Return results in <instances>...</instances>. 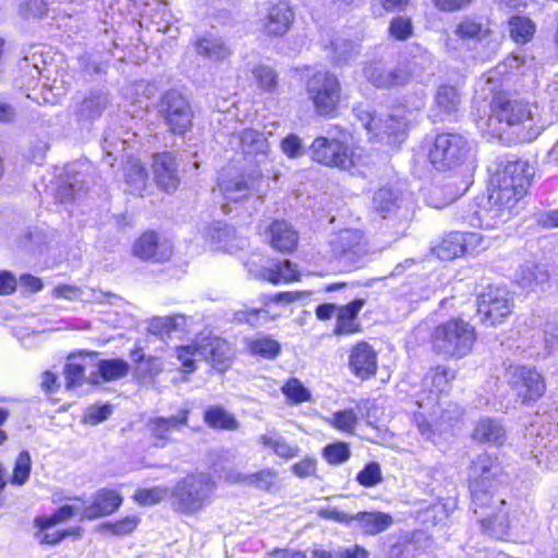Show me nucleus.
I'll use <instances>...</instances> for the list:
<instances>
[{"instance_id": "1", "label": "nucleus", "mask_w": 558, "mask_h": 558, "mask_svg": "<svg viewBox=\"0 0 558 558\" xmlns=\"http://www.w3.org/2000/svg\"><path fill=\"white\" fill-rule=\"evenodd\" d=\"M531 175L530 166L523 160L509 161L496 173L487 214L497 221L486 222V227H494L498 221L510 218L512 209L526 193Z\"/></svg>"}, {"instance_id": "2", "label": "nucleus", "mask_w": 558, "mask_h": 558, "mask_svg": "<svg viewBox=\"0 0 558 558\" xmlns=\"http://www.w3.org/2000/svg\"><path fill=\"white\" fill-rule=\"evenodd\" d=\"M475 341V328L462 318H450L437 325L430 335L433 351L450 359L466 356Z\"/></svg>"}, {"instance_id": "3", "label": "nucleus", "mask_w": 558, "mask_h": 558, "mask_svg": "<svg viewBox=\"0 0 558 558\" xmlns=\"http://www.w3.org/2000/svg\"><path fill=\"white\" fill-rule=\"evenodd\" d=\"M177 357L182 363L184 373L196 369V363L208 361L213 367L223 372L230 359L229 344L216 336L197 337L192 343L177 349Z\"/></svg>"}, {"instance_id": "4", "label": "nucleus", "mask_w": 558, "mask_h": 558, "mask_svg": "<svg viewBox=\"0 0 558 558\" xmlns=\"http://www.w3.org/2000/svg\"><path fill=\"white\" fill-rule=\"evenodd\" d=\"M492 109L499 121L522 128L519 133L521 141L531 142L537 138L544 129L537 124V107L529 102L497 95L493 99Z\"/></svg>"}, {"instance_id": "5", "label": "nucleus", "mask_w": 558, "mask_h": 558, "mask_svg": "<svg viewBox=\"0 0 558 558\" xmlns=\"http://www.w3.org/2000/svg\"><path fill=\"white\" fill-rule=\"evenodd\" d=\"M214 490L215 483L208 474H189L173 486L172 507L181 513H197L210 502Z\"/></svg>"}, {"instance_id": "6", "label": "nucleus", "mask_w": 558, "mask_h": 558, "mask_svg": "<svg viewBox=\"0 0 558 558\" xmlns=\"http://www.w3.org/2000/svg\"><path fill=\"white\" fill-rule=\"evenodd\" d=\"M306 93L319 116L333 113L341 98V85L338 77L328 71H317L306 81Z\"/></svg>"}, {"instance_id": "7", "label": "nucleus", "mask_w": 558, "mask_h": 558, "mask_svg": "<svg viewBox=\"0 0 558 558\" xmlns=\"http://www.w3.org/2000/svg\"><path fill=\"white\" fill-rule=\"evenodd\" d=\"M454 35L465 41L476 43V58L486 61L495 57L500 48V36L494 32L488 23L475 16H464L456 25Z\"/></svg>"}, {"instance_id": "8", "label": "nucleus", "mask_w": 558, "mask_h": 558, "mask_svg": "<svg viewBox=\"0 0 558 558\" xmlns=\"http://www.w3.org/2000/svg\"><path fill=\"white\" fill-rule=\"evenodd\" d=\"M513 311V299L505 286L489 284L477 295V315L482 324L495 326Z\"/></svg>"}, {"instance_id": "9", "label": "nucleus", "mask_w": 558, "mask_h": 558, "mask_svg": "<svg viewBox=\"0 0 558 558\" xmlns=\"http://www.w3.org/2000/svg\"><path fill=\"white\" fill-rule=\"evenodd\" d=\"M469 142L457 133L438 134L428 151V160L438 170L462 163L470 153Z\"/></svg>"}, {"instance_id": "10", "label": "nucleus", "mask_w": 558, "mask_h": 558, "mask_svg": "<svg viewBox=\"0 0 558 558\" xmlns=\"http://www.w3.org/2000/svg\"><path fill=\"white\" fill-rule=\"evenodd\" d=\"M372 209L383 219H393L405 228L412 219L413 210L410 197L400 189L381 187L372 198Z\"/></svg>"}, {"instance_id": "11", "label": "nucleus", "mask_w": 558, "mask_h": 558, "mask_svg": "<svg viewBox=\"0 0 558 558\" xmlns=\"http://www.w3.org/2000/svg\"><path fill=\"white\" fill-rule=\"evenodd\" d=\"M219 191L227 203L222 204L225 213L230 211L228 203H239L251 196L262 197L266 193L264 178L258 171L221 177L218 183Z\"/></svg>"}, {"instance_id": "12", "label": "nucleus", "mask_w": 558, "mask_h": 558, "mask_svg": "<svg viewBox=\"0 0 558 558\" xmlns=\"http://www.w3.org/2000/svg\"><path fill=\"white\" fill-rule=\"evenodd\" d=\"M424 107V93L409 95L402 105L393 107L386 118L387 142L390 144L402 142L408 126L415 122L417 114Z\"/></svg>"}, {"instance_id": "13", "label": "nucleus", "mask_w": 558, "mask_h": 558, "mask_svg": "<svg viewBox=\"0 0 558 558\" xmlns=\"http://www.w3.org/2000/svg\"><path fill=\"white\" fill-rule=\"evenodd\" d=\"M159 113L173 134L184 135L192 128L194 113L191 105L177 90H170L162 95Z\"/></svg>"}, {"instance_id": "14", "label": "nucleus", "mask_w": 558, "mask_h": 558, "mask_svg": "<svg viewBox=\"0 0 558 558\" xmlns=\"http://www.w3.org/2000/svg\"><path fill=\"white\" fill-rule=\"evenodd\" d=\"M311 154L313 160L328 167L349 170L355 166V154L339 140L317 137L311 146Z\"/></svg>"}, {"instance_id": "15", "label": "nucleus", "mask_w": 558, "mask_h": 558, "mask_svg": "<svg viewBox=\"0 0 558 558\" xmlns=\"http://www.w3.org/2000/svg\"><path fill=\"white\" fill-rule=\"evenodd\" d=\"M509 384L522 403L535 402L546 390L544 377L535 368L521 365L510 367Z\"/></svg>"}, {"instance_id": "16", "label": "nucleus", "mask_w": 558, "mask_h": 558, "mask_svg": "<svg viewBox=\"0 0 558 558\" xmlns=\"http://www.w3.org/2000/svg\"><path fill=\"white\" fill-rule=\"evenodd\" d=\"M189 417L190 410L187 409H181L175 415L169 417L151 416L146 421L144 429L154 447L165 448L172 441L173 433L187 426Z\"/></svg>"}, {"instance_id": "17", "label": "nucleus", "mask_w": 558, "mask_h": 558, "mask_svg": "<svg viewBox=\"0 0 558 558\" xmlns=\"http://www.w3.org/2000/svg\"><path fill=\"white\" fill-rule=\"evenodd\" d=\"M456 374L452 369L445 366H436L432 368L424 377L422 386V393H427L426 397H420L416 401L418 408H428L440 405L439 398L441 395L450 390L451 381L454 379Z\"/></svg>"}, {"instance_id": "18", "label": "nucleus", "mask_w": 558, "mask_h": 558, "mask_svg": "<svg viewBox=\"0 0 558 558\" xmlns=\"http://www.w3.org/2000/svg\"><path fill=\"white\" fill-rule=\"evenodd\" d=\"M500 474V465L497 459L484 452L478 454L472 462L469 469V485L471 494L475 495L476 499L482 498L483 486L495 487V482Z\"/></svg>"}, {"instance_id": "19", "label": "nucleus", "mask_w": 558, "mask_h": 558, "mask_svg": "<svg viewBox=\"0 0 558 558\" xmlns=\"http://www.w3.org/2000/svg\"><path fill=\"white\" fill-rule=\"evenodd\" d=\"M294 19L292 5L288 1H278L267 8L260 20V32L267 37H282L290 31Z\"/></svg>"}, {"instance_id": "20", "label": "nucleus", "mask_w": 558, "mask_h": 558, "mask_svg": "<svg viewBox=\"0 0 558 558\" xmlns=\"http://www.w3.org/2000/svg\"><path fill=\"white\" fill-rule=\"evenodd\" d=\"M133 254L144 260L161 263L170 259L172 244L167 238L149 231L134 242Z\"/></svg>"}, {"instance_id": "21", "label": "nucleus", "mask_w": 558, "mask_h": 558, "mask_svg": "<svg viewBox=\"0 0 558 558\" xmlns=\"http://www.w3.org/2000/svg\"><path fill=\"white\" fill-rule=\"evenodd\" d=\"M365 78L378 88L404 86L410 82V72L400 63L395 68H386L380 62H371L364 66Z\"/></svg>"}, {"instance_id": "22", "label": "nucleus", "mask_w": 558, "mask_h": 558, "mask_svg": "<svg viewBox=\"0 0 558 558\" xmlns=\"http://www.w3.org/2000/svg\"><path fill=\"white\" fill-rule=\"evenodd\" d=\"M330 244L332 253L337 257L343 258L352 265L360 263L361 258L366 254L363 234L355 229L341 230L331 240Z\"/></svg>"}, {"instance_id": "23", "label": "nucleus", "mask_w": 558, "mask_h": 558, "mask_svg": "<svg viewBox=\"0 0 558 558\" xmlns=\"http://www.w3.org/2000/svg\"><path fill=\"white\" fill-rule=\"evenodd\" d=\"M85 163L75 162L64 168V174L60 180L56 192V199L61 204H70L80 199L85 192L83 168Z\"/></svg>"}, {"instance_id": "24", "label": "nucleus", "mask_w": 558, "mask_h": 558, "mask_svg": "<svg viewBox=\"0 0 558 558\" xmlns=\"http://www.w3.org/2000/svg\"><path fill=\"white\" fill-rule=\"evenodd\" d=\"M349 368L360 379L365 380L377 372V353L367 342L356 343L349 354Z\"/></svg>"}, {"instance_id": "25", "label": "nucleus", "mask_w": 558, "mask_h": 558, "mask_svg": "<svg viewBox=\"0 0 558 558\" xmlns=\"http://www.w3.org/2000/svg\"><path fill=\"white\" fill-rule=\"evenodd\" d=\"M154 174L157 185L167 193L174 192L180 184L178 165L170 153L158 154L154 158Z\"/></svg>"}, {"instance_id": "26", "label": "nucleus", "mask_w": 558, "mask_h": 558, "mask_svg": "<svg viewBox=\"0 0 558 558\" xmlns=\"http://www.w3.org/2000/svg\"><path fill=\"white\" fill-rule=\"evenodd\" d=\"M514 280L526 292H537L544 290V287L548 283L549 274L544 266L525 262L515 271Z\"/></svg>"}, {"instance_id": "27", "label": "nucleus", "mask_w": 558, "mask_h": 558, "mask_svg": "<svg viewBox=\"0 0 558 558\" xmlns=\"http://www.w3.org/2000/svg\"><path fill=\"white\" fill-rule=\"evenodd\" d=\"M122 496L116 490L101 489L94 497L90 506L84 508L82 518L94 520L113 513L122 504Z\"/></svg>"}, {"instance_id": "28", "label": "nucleus", "mask_w": 558, "mask_h": 558, "mask_svg": "<svg viewBox=\"0 0 558 558\" xmlns=\"http://www.w3.org/2000/svg\"><path fill=\"white\" fill-rule=\"evenodd\" d=\"M270 245L281 252L290 253L298 245V233L284 220H275L268 228Z\"/></svg>"}, {"instance_id": "29", "label": "nucleus", "mask_w": 558, "mask_h": 558, "mask_svg": "<svg viewBox=\"0 0 558 558\" xmlns=\"http://www.w3.org/2000/svg\"><path fill=\"white\" fill-rule=\"evenodd\" d=\"M353 522L364 535H377L385 532L393 523L389 513L381 511H361L353 514Z\"/></svg>"}, {"instance_id": "30", "label": "nucleus", "mask_w": 558, "mask_h": 558, "mask_svg": "<svg viewBox=\"0 0 558 558\" xmlns=\"http://www.w3.org/2000/svg\"><path fill=\"white\" fill-rule=\"evenodd\" d=\"M107 104V94L100 90L90 92L76 105L74 114L80 121H93L104 113Z\"/></svg>"}, {"instance_id": "31", "label": "nucleus", "mask_w": 558, "mask_h": 558, "mask_svg": "<svg viewBox=\"0 0 558 558\" xmlns=\"http://www.w3.org/2000/svg\"><path fill=\"white\" fill-rule=\"evenodd\" d=\"M240 146L244 155L253 157L260 162L268 154L269 146L263 133L246 129L240 135Z\"/></svg>"}, {"instance_id": "32", "label": "nucleus", "mask_w": 558, "mask_h": 558, "mask_svg": "<svg viewBox=\"0 0 558 558\" xmlns=\"http://www.w3.org/2000/svg\"><path fill=\"white\" fill-rule=\"evenodd\" d=\"M473 438L480 442L492 444L500 446L506 440V432L504 426L494 418L483 417L481 418L474 430Z\"/></svg>"}, {"instance_id": "33", "label": "nucleus", "mask_w": 558, "mask_h": 558, "mask_svg": "<svg viewBox=\"0 0 558 558\" xmlns=\"http://www.w3.org/2000/svg\"><path fill=\"white\" fill-rule=\"evenodd\" d=\"M495 487L483 486V497L480 499L475 498L474 494L472 496V506L474 513L478 514V520L482 523L484 529L490 530L497 520V515L494 513V490Z\"/></svg>"}, {"instance_id": "34", "label": "nucleus", "mask_w": 558, "mask_h": 558, "mask_svg": "<svg viewBox=\"0 0 558 558\" xmlns=\"http://www.w3.org/2000/svg\"><path fill=\"white\" fill-rule=\"evenodd\" d=\"M264 448L270 449L276 456L282 459H291L298 456L296 445L289 444L275 428L268 429L258 438Z\"/></svg>"}, {"instance_id": "35", "label": "nucleus", "mask_w": 558, "mask_h": 558, "mask_svg": "<svg viewBox=\"0 0 558 558\" xmlns=\"http://www.w3.org/2000/svg\"><path fill=\"white\" fill-rule=\"evenodd\" d=\"M434 63L433 54L420 45H412L409 48V58L400 63L410 72V78L414 75H421L432 69Z\"/></svg>"}, {"instance_id": "36", "label": "nucleus", "mask_w": 558, "mask_h": 558, "mask_svg": "<svg viewBox=\"0 0 558 558\" xmlns=\"http://www.w3.org/2000/svg\"><path fill=\"white\" fill-rule=\"evenodd\" d=\"M363 305V300H354L348 305L338 308L337 325L335 329L336 333L349 335L357 330V324L355 319Z\"/></svg>"}, {"instance_id": "37", "label": "nucleus", "mask_w": 558, "mask_h": 558, "mask_svg": "<svg viewBox=\"0 0 558 558\" xmlns=\"http://www.w3.org/2000/svg\"><path fill=\"white\" fill-rule=\"evenodd\" d=\"M204 422L214 429L236 430L240 423L236 417L221 405H211L205 410Z\"/></svg>"}, {"instance_id": "38", "label": "nucleus", "mask_w": 558, "mask_h": 558, "mask_svg": "<svg viewBox=\"0 0 558 558\" xmlns=\"http://www.w3.org/2000/svg\"><path fill=\"white\" fill-rule=\"evenodd\" d=\"M461 98L458 89L450 85H442L437 89L435 104L441 119L450 117L458 111Z\"/></svg>"}, {"instance_id": "39", "label": "nucleus", "mask_w": 558, "mask_h": 558, "mask_svg": "<svg viewBox=\"0 0 558 558\" xmlns=\"http://www.w3.org/2000/svg\"><path fill=\"white\" fill-rule=\"evenodd\" d=\"M462 241V232L448 233L440 243L433 247V252L444 260L457 258L465 253Z\"/></svg>"}, {"instance_id": "40", "label": "nucleus", "mask_w": 558, "mask_h": 558, "mask_svg": "<svg viewBox=\"0 0 558 558\" xmlns=\"http://www.w3.org/2000/svg\"><path fill=\"white\" fill-rule=\"evenodd\" d=\"M252 78L262 94L274 95L279 86L277 72L269 65L258 64L252 70Z\"/></svg>"}, {"instance_id": "41", "label": "nucleus", "mask_w": 558, "mask_h": 558, "mask_svg": "<svg viewBox=\"0 0 558 558\" xmlns=\"http://www.w3.org/2000/svg\"><path fill=\"white\" fill-rule=\"evenodd\" d=\"M246 347L252 355L260 356L267 360L275 359L281 351L280 343L267 336L248 339L246 341Z\"/></svg>"}, {"instance_id": "42", "label": "nucleus", "mask_w": 558, "mask_h": 558, "mask_svg": "<svg viewBox=\"0 0 558 558\" xmlns=\"http://www.w3.org/2000/svg\"><path fill=\"white\" fill-rule=\"evenodd\" d=\"M125 183L130 193L141 194L146 187L147 172L142 163L137 160H128L125 168Z\"/></svg>"}, {"instance_id": "43", "label": "nucleus", "mask_w": 558, "mask_h": 558, "mask_svg": "<svg viewBox=\"0 0 558 558\" xmlns=\"http://www.w3.org/2000/svg\"><path fill=\"white\" fill-rule=\"evenodd\" d=\"M198 54L214 61L225 60L230 56L229 48L220 38H202L196 43Z\"/></svg>"}, {"instance_id": "44", "label": "nucleus", "mask_w": 558, "mask_h": 558, "mask_svg": "<svg viewBox=\"0 0 558 558\" xmlns=\"http://www.w3.org/2000/svg\"><path fill=\"white\" fill-rule=\"evenodd\" d=\"M98 372L105 381L123 378L130 371V365L121 359L100 360L97 364Z\"/></svg>"}, {"instance_id": "45", "label": "nucleus", "mask_w": 558, "mask_h": 558, "mask_svg": "<svg viewBox=\"0 0 558 558\" xmlns=\"http://www.w3.org/2000/svg\"><path fill=\"white\" fill-rule=\"evenodd\" d=\"M165 369L160 357L148 355L145 361L134 365V377L138 381H153Z\"/></svg>"}, {"instance_id": "46", "label": "nucleus", "mask_w": 558, "mask_h": 558, "mask_svg": "<svg viewBox=\"0 0 558 558\" xmlns=\"http://www.w3.org/2000/svg\"><path fill=\"white\" fill-rule=\"evenodd\" d=\"M509 31L515 43L525 44L532 39L535 25L529 17L514 16L509 21Z\"/></svg>"}, {"instance_id": "47", "label": "nucleus", "mask_w": 558, "mask_h": 558, "mask_svg": "<svg viewBox=\"0 0 558 558\" xmlns=\"http://www.w3.org/2000/svg\"><path fill=\"white\" fill-rule=\"evenodd\" d=\"M84 360L85 356H70L64 366L65 388L68 390L81 386L85 377V365L78 360Z\"/></svg>"}, {"instance_id": "48", "label": "nucleus", "mask_w": 558, "mask_h": 558, "mask_svg": "<svg viewBox=\"0 0 558 558\" xmlns=\"http://www.w3.org/2000/svg\"><path fill=\"white\" fill-rule=\"evenodd\" d=\"M78 508L71 505H64L49 517H37L34 520V526H56L57 524L69 521L77 512Z\"/></svg>"}, {"instance_id": "49", "label": "nucleus", "mask_w": 558, "mask_h": 558, "mask_svg": "<svg viewBox=\"0 0 558 558\" xmlns=\"http://www.w3.org/2000/svg\"><path fill=\"white\" fill-rule=\"evenodd\" d=\"M233 320L239 324H247L256 327L269 322L268 313L265 310L250 308L244 306L233 314Z\"/></svg>"}, {"instance_id": "50", "label": "nucleus", "mask_w": 558, "mask_h": 558, "mask_svg": "<svg viewBox=\"0 0 558 558\" xmlns=\"http://www.w3.org/2000/svg\"><path fill=\"white\" fill-rule=\"evenodd\" d=\"M354 111L356 112V116L361 120L363 126L368 132H374L375 136L379 137L380 140L387 137V133L385 132L386 119L383 120L381 118L375 117L371 111L360 108H355Z\"/></svg>"}, {"instance_id": "51", "label": "nucleus", "mask_w": 558, "mask_h": 558, "mask_svg": "<svg viewBox=\"0 0 558 558\" xmlns=\"http://www.w3.org/2000/svg\"><path fill=\"white\" fill-rule=\"evenodd\" d=\"M168 488L155 486L151 488H140L133 495V499L141 506H154L168 496Z\"/></svg>"}, {"instance_id": "52", "label": "nucleus", "mask_w": 558, "mask_h": 558, "mask_svg": "<svg viewBox=\"0 0 558 558\" xmlns=\"http://www.w3.org/2000/svg\"><path fill=\"white\" fill-rule=\"evenodd\" d=\"M183 320L184 317L180 315L156 317L150 320L148 330L154 335H169L177 330L182 325Z\"/></svg>"}, {"instance_id": "53", "label": "nucleus", "mask_w": 558, "mask_h": 558, "mask_svg": "<svg viewBox=\"0 0 558 558\" xmlns=\"http://www.w3.org/2000/svg\"><path fill=\"white\" fill-rule=\"evenodd\" d=\"M357 421V414L352 409L337 411L328 418L331 426L349 434L354 432Z\"/></svg>"}, {"instance_id": "54", "label": "nucleus", "mask_w": 558, "mask_h": 558, "mask_svg": "<svg viewBox=\"0 0 558 558\" xmlns=\"http://www.w3.org/2000/svg\"><path fill=\"white\" fill-rule=\"evenodd\" d=\"M282 393L293 403L299 404L311 399V392L296 378L289 379L281 388Z\"/></svg>"}, {"instance_id": "55", "label": "nucleus", "mask_w": 558, "mask_h": 558, "mask_svg": "<svg viewBox=\"0 0 558 558\" xmlns=\"http://www.w3.org/2000/svg\"><path fill=\"white\" fill-rule=\"evenodd\" d=\"M278 480V472L274 469L266 468L258 472L250 474L248 486L257 489L269 490L275 486Z\"/></svg>"}, {"instance_id": "56", "label": "nucleus", "mask_w": 558, "mask_h": 558, "mask_svg": "<svg viewBox=\"0 0 558 558\" xmlns=\"http://www.w3.org/2000/svg\"><path fill=\"white\" fill-rule=\"evenodd\" d=\"M203 238L211 243L220 244L227 242L231 236L232 230L221 221L208 225L202 230Z\"/></svg>"}, {"instance_id": "57", "label": "nucleus", "mask_w": 558, "mask_h": 558, "mask_svg": "<svg viewBox=\"0 0 558 558\" xmlns=\"http://www.w3.org/2000/svg\"><path fill=\"white\" fill-rule=\"evenodd\" d=\"M425 409L427 410V413L418 412L415 414L414 418L421 435L426 439H429L434 433L432 426L438 416L440 405L435 407L434 409L432 407Z\"/></svg>"}, {"instance_id": "58", "label": "nucleus", "mask_w": 558, "mask_h": 558, "mask_svg": "<svg viewBox=\"0 0 558 558\" xmlns=\"http://www.w3.org/2000/svg\"><path fill=\"white\" fill-rule=\"evenodd\" d=\"M32 460L28 451H22L13 469L12 483L15 485H23L29 477Z\"/></svg>"}, {"instance_id": "59", "label": "nucleus", "mask_w": 558, "mask_h": 558, "mask_svg": "<svg viewBox=\"0 0 558 558\" xmlns=\"http://www.w3.org/2000/svg\"><path fill=\"white\" fill-rule=\"evenodd\" d=\"M356 481L365 487H373L383 482L381 469L377 462L365 465L356 475Z\"/></svg>"}, {"instance_id": "60", "label": "nucleus", "mask_w": 558, "mask_h": 558, "mask_svg": "<svg viewBox=\"0 0 558 558\" xmlns=\"http://www.w3.org/2000/svg\"><path fill=\"white\" fill-rule=\"evenodd\" d=\"M323 456L330 464H340L350 458L351 452L347 444L335 442L324 448Z\"/></svg>"}, {"instance_id": "61", "label": "nucleus", "mask_w": 558, "mask_h": 558, "mask_svg": "<svg viewBox=\"0 0 558 558\" xmlns=\"http://www.w3.org/2000/svg\"><path fill=\"white\" fill-rule=\"evenodd\" d=\"M389 34L397 40H407L413 34L412 22L409 17H393L389 25Z\"/></svg>"}, {"instance_id": "62", "label": "nucleus", "mask_w": 558, "mask_h": 558, "mask_svg": "<svg viewBox=\"0 0 558 558\" xmlns=\"http://www.w3.org/2000/svg\"><path fill=\"white\" fill-rule=\"evenodd\" d=\"M37 531L34 534L35 539L39 544L45 545H56L60 543L62 539H64L68 535H70V532L68 530L62 531H50L53 526H35Z\"/></svg>"}, {"instance_id": "63", "label": "nucleus", "mask_w": 558, "mask_h": 558, "mask_svg": "<svg viewBox=\"0 0 558 558\" xmlns=\"http://www.w3.org/2000/svg\"><path fill=\"white\" fill-rule=\"evenodd\" d=\"M332 50L337 62H347L357 53L356 45L347 39H337L332 43Z\"/></svg>"}, {"instance_id": "64", "label": "nucleus", "mask_w": 558, "mask_h": 558, "mask_svg": "<svg viewBox=\"0 0 558 558\" xmlns=\"http://www.w3.org/2000/svg\"><path fill=\"white\" fill-rule=\"evenodd\" d=\"M140 518L136 515H128L114 523H105L104 529L110 531L114 535H125L131 533L138 525Z\"/></svg>"}]
</instances>
